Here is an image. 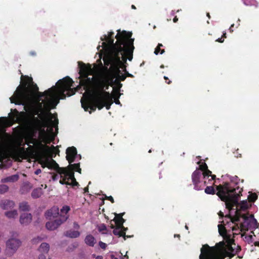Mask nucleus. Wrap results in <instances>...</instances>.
Returning <instances> with one entry per match:
<instances>
[{
  "label": "nucleus",
  "instance_id": "f257e3e1",
  "mask_svg": "<svg viewBox=\"0 0 259 259\" xmlns=\"http://www.w3.org/2000/svg\"><path fill=\"white\" fill-rule=\"evenodd\" d=\"M219 234L223 237L224 240L217 243L213 246L204 244L201 248L199 259H225L226 257L232 258L235 255L233 245H235L234 239L226 233L225 228L219 226Z\"/></svg>",
  "mask_w": 259,
  "mask_h": 259
},
{
  "label": "nucleus",
  "instance_id": "f03ea898",
  "mask_svg": "<svg viewBox=\"0 0 259 259\" xmlns=\"http://www.w3.org/2000/svg\"><path fill=\"white\" fill-rule=\"evenodd\" d=\"M25 80L22 81L14 97L10 98L11 102L17 105H25L30 103L35 97L42 98L45 96L53 97L56 94V85L45 91L44 92L38 91V88L34 84L32 77L25 76Z\"/></svg>",
  "mask_w": 259,
  "mask_h": 259
},
{
  "label": "nucleus",
  "instance_id": "7ed1b4c3",
  "mask_svg": "<svg viewBox=\"0 0 259 259\" xmlns=\"http://www.w3.org/2000/svg\"><path fill=\"white\" fill-rule=\"evenodd\" d=\"M240 179L237 176L231 179V183L226 182L223 185L217 186V195L225 202L226 208L231 210L238 204V199L242 195L243 188L237 186Z\"/></svg>",
  "mask_w": 259,
  "mask_h": 259
},
{
  "label": "nucleus",
  "instance_id": "20e7f679",
  "mask_svg": "<svg viewBox=\"0 0 259 259\" xmlns=\"http://www.w3.org/2000/svg\"><path fill=\"white\" fill-rule=\"evenodd\" d=\"M74 82L72 79L69 76H66L62 79H60L56 83V89L55 90L56 94L54 96L51 97L45 96L47 100L46 103L44 104V110L45 113H47V118H49V116L52 115L50 112L51 109V105L54 99H64L66 96L70 97L74 95L76 91L80 88L79 86L76 88H71L73 87Z\"/></svg>",
  "mask_w": 259,
  "mask_h": 259
},
{
  "label": "nucleus",
  "instance_id": "39448f33",
  "mask_svg": "<svg viewBox=\"0 0 259 259\" xmlns=\"http://www.w3.org/2000/svg\"><path fill=\"white\" fill-rule=\"evenodd\" d=\"M117 32L116 38L118 39V42L121 41V42L119 45V48L113 52V54L108 58V60L114 61V60L119 59V56H120L122 61L126 63L127 59L129 61L133 59V52L135 49L134 39L131 38L132 35L131 32H127L125 30L120 31V30H118Z\"/></svg>",
  "mask_w": 259,
  "mask_h": 259
},
{
  "label": "nucleus",
  "instance_id": "423d86ee",
  "mask_svg": "<svg viewBox=\"0 0 259 259\" xmlns=\"http://www.w3.org/2000/svg\"><path fill=\"white\" fill-rule=\"evenodd\" d=\"M114 32L112 31L109 32L108 36L105 35L104 37L103 38H101V40H105L106 42H103L102 43V46L103 49L106 52V56L105 58L104 59H108L110 56H111L113 54L114 51H116L119 48V45L121 44V41L118 42V39L116 38V35L115 36V38L117 39L116 42L114 43Z\"/></svg>",
  "mask_w": 259,
  "mask_h": 259
},
{
  "label": "nucleus",
  "instance_id": "0eeeda50",
  "mask_svg": "<svg viewBox=\"0 0 259 259\" xmlns=\"http://www.w3.org/2000/svg\"><path fill=\"white\" fill-rule=\"evenodd\" d=\"M235 214L234 217H232L231 214L229 213L228 214H226L224 216V213L221 211H220L218 213V214L220 217V219H223V218H225V220H223L221 223V224L218 225V230H219V226L222 225L227 231V229L225 227V226L229 225L230 223L232 224H236V222H238L240 221V219L242 218L244 221H247L248 220L249 217L245 214H241L239 210L237 209L235 211Z\"/></svg>",
  "mask_w": 259,
  "mask_h": 259
},
{
  "label": "nucleus",
  "instance_id": "6e6552de",
  "mask_svg": "<svg viewBox=\"0 0 259 259\" xmlns=\"http://www.w3.org/2000/svg\"><path fill=\"white\" fill-rule=\"evenodd\" d=\"M52 121L51 119H46L42 116H40V119L38 117L33 118V124H30L35 131H39V135H45L46 134L45 128L47 127L49 123Z\"/></svg>",
  "mask_w": 259,
  "mask_h": 259
},
{
  "label": "nucleus",
  "instance_id": "1a4fd4ad",
  "mask_svg": "<svg viewBox=\"0 0 259 259\" xmlns=\"http://www.w3.org/2000/svg\"><path fill=\"white\" fill-rule=\"evenodd\" d=\"M104 61L106 65L108 66L109 64H110L111 67L115 70V72L114 75L113 76V78L117 77L120 81H123L126 79V76H125L124 74H122L121 71L119 69V65L120 62L119 59L114 60V61L110 60H108V59H104Z\"/></svg>",
  "mask_w": 259,
  "mask_h": 259
},
{
  "label": "nucleus",
  "instance_id": "9d476101",
  "mask_svg": "<svg viewBox=\"0 0 259 259\" xmlns=\"http://www.w3.org/2000/svg\"><path fill=\"white\" fill-rule=\"evenodd\" d=\"M110 79L104 75L100 76V78L97 79L96 88L95 93L107 92L109 85H112Z\"/></svg>",
  "mask_w": 259,
  "mask_h": 259
},
{
  "label": "nucleus",
  "instance_id": "9b49d317",
  "mask_svg": "<svg viewBox=\"0 0 259 259\" xmlns=\"http://www.w3.org/2000/svg\"><path fill=\"white\" fill-rule=\"evenodd\" d=\"M21 242L19 239L10 238L6 242L7 254L12 256L20 246Z\"/></svg>",
  "mask_w": 259,
  "mask_h": 259
},
{
  "label": "nucleus",
  "instance_id": "f8f14e48",
  "mask_svg": "<svg viewBox=\"0 0 259 259\" xmlns=\"http://www.w3.org/2000/svg\"><path fill=\"white\" fill-rule=\"evenodd\" d=\"M26 105V104L23 105L24 106V110L28 112L29 114L30 115L31 120L29 121L30 125L33 124L34 117H38V118L40 119V116H42L44 118H47V113H45V112H42L41 111L37 109V108L34 106L27 107Z\"/></svg>",
  "mask_w": 259,
  "mask_h": 259
},
{
  "label": "nucleus",
  "instance_id": "ddd939ff",
  "mask_svg": "<svg viewBox=\"0 0 259 259\" xmlns=\"http://www.w3.org/2000/svg\"><path fill=\"white\" fill-rule=\"evenodd\" d=\"M202 177V172L199 169H196L192 175V180L194 189L196 190H202L203 187L206 184V182L204 181L203 183L200 185V179Z\"/></svg>",
  "mask_w": 259,
  "mask_h": 259
},
{
  "label": "nucleus",
  "instance_id": "4468645a",
  "mask_svg": "<svg viewBox=\"0 0 259 259\" xmlns=\"http://www.w3.org/2000/svg\"><path fill=\"white\" fill-rule=\"evenodd\" d=\"M98 78H100V77H89L88 76H82L80 77V84L81 86H83L85 90H88L90 89L92 85L95 90L96 88V83L97 82V79Z\"/></svg>",
  "mask_w": 259,
  "mask_h": 259
},
{
  "label": "nucleus",
  "instance_id": "2eb2a0df",
  "mask_svg": "<svg viewBox=\"0 0 259 259\" xmlns=\"http://www.w3.org/2000/svg\"><path fill=\"white\" fill-rule=\"evenodd\" d=\"M78 63L79 67V78L82 76L87 77V76L93 75L94 73V70L92 68V65L90 64H85L81 62H78Z\"/></svg>",
  "mask_w": 259,
  "mask_h": 259
},
{
  "label": "nucleus",
  "instance_id": "dca6fc26",
  "mask_svg": "<svg viewBox=\"0 0 259 259\" xmlns=\"http://www.w3.org/2000/svg\"><path fill=\"white\" fill-rule=\"evenodd\" d=\"M45 166L49 168L56 170L61 176L62 174H65L67 171L64 167H60L58 164L53 159L47 160L45 163Z\"/></svg>",
  "mask_w": 259,
  "mask_h": 259
},
{
  "label": "nucleus",
  "instance_id": "f3484780",
  "mask_svg": "<svg viewBox=\"0 0 259 259\" xmlns=\"http://www.w3.org/2000/svg\"><path fill=\"white\" fill-rule=\"evenodd\" d=\"M67 220V217H63L62 218H58L54 221L47 222L46 224V227L47 229L49 230H54L62 224L66 222Z\"/></svg>",
  "mask_w": 259,
  "mask_h": 259
},
{
  "label": "nucleus",
  "instance_id": "a211bd4d",
  "mask_svg": "<svg viewBox=\"0 0 259 259\" xmlns=\"http://www.w3.org/2000/svg\"><path fill=\"white\" fill-rule=\"evenodd\" d=\"M66 158L69 164L73 162L77 155L76 148L73 146L68 147L66 149Z\"/></svg>",
  "mask_w": 259,
  "mask_h": 259
},
{
  "label": "nucleus",
  "instance_id": "6ab92c4d",
  "mask_svg": "<svg viewBox=\"0 0 259 259\" xmlns=\"http://www.w3.org/2000/svg\"><path fill=\"white\" fill-rule=\"evenodd\" d=\"M103 92L94 93V102L96 106V108H98L99 110L102 109L105 106L104 96L100 95Z\"/></svg>",
  "mask_w": 259,
  "mask_h": 259
},
{
  "label": "nucleus",
  "instance_id": "aec40b11",
  "mask_svg": "<svg viewBox=\"0 0 259 259\" xmlns=\"http://www.w3.org/2000/svg\"><path fill=\"white\" fill-rule=\"evenodd\" d=\"M50 249V245L47 243H42L38 250L41 254L39 255L38 259H46L45 254H47Z\"/></svg>",
  "mask_w": 259,
  "mask_h": 259
},
{
  "label": "nucleus",
  "instance_id": "412c9836",
  "mask_svg": "<svg viewBox=\"0 0 259 259\" xmlns=\"http://www.w3.org/2000/svg\"><path fill=\"white\" fill-rule=\"evenodd\" d=\"M11 111L13 112V113H10L9 114L10 119V121L8 124L9 126L12 125L14 122L20 123V120L19 117H18V114L19 113V112L16 109H14V110L11 109Z\"/></svg>",
  "mask_w": 259,
  "mask_h": 259
},
{
  "label": "nucleus",
  "instance_id": "4be33fe9",
  "mask_svg": "<svg viewBox=\"0 0 259 259\" xmlns=\"http://www.w3.org/2000/svg\"><path fill=\"white\" fill-rule=\"evenodd\" d=\"M110 227L112 229H114L113 231L114 235L118 237H123L124 240L126 239V237H129L128 236L125 235V232L124 231L121 230V228H123V227H120L119 225L115 226L113 224H111Z\"/></svg>",
  "mask_w": 259,
  "mask_h": 259
},
{
  "label": "nucleus",
  "instance_id": "5701e85b",
  "mask_svg": "<svg viewBox=\"0 0 259 259\" xmlns=\"http://www.w3.org/2000/svg\"><path fill=\"white\" fill-rule=\"evenodd\" d=\"M100 95H103L105 106L107 110L110 108L111 104L113 103L112 97L109 92H103Z\"/></svg>",
  "mask_w": 259,
  "mask_h": 259
},
{
  "label": "nucleus",
  "instance_id": "b1692460",
  "mask_svg": "<svg viewBox=\"0 0 259 259\" xmlns=\"http://www.w3.org/2000/svg\"><path fill=\"white\" fill-rule=\"evenodd\" d=\"M32 218L31 213H22L20 217V223L23 225H27L31 222Z\"/></svg>",
  "mask_w": 259,
  "mask_h": 259
},
{
  "label": "nucleus",
  "instance_id": "393cba45",
  "mask_svg": "<svg viewBox=\"0 0 259 259\" xmlns=\"http://www.w3.org/2000/svg\"><path fill=\"white\" fill-rule=\"evenodd\" d=\"M15 203L13 201L9 200H3L0 202V207L4 210H7L13 208Z\"/></svg>",
  "mask_w": 259,
  "mask_h": 259
},
{
  "label": "nucleus",
  "instance_id": "a878e982",
  "mask_svg": "<svg viewBox=\"0 0 259 259\" xmlns=\"http://www.w3.org/2000/svg\"><path fill=\"white\" fill-rule=\"evenodd\" d=\"M58 215H59V208L57 206L52 207L45 213V216L47 219L51 217L56 218Z\"/></svg>",
  "mask_w": 259,
  "mask_h": 259
},
{
  "label": "nucleus",
  "instance_id": "bb28decb",
  "mask_svg": "<svg viewBox=\"0 0 259 259\" xmlns=\"http://www.w3.org/2000/svg\"><path fill=\"white\" fill-rule=\"evenodd\" d=\"M124 214V213H115V217L113 219V220H111V222L114 221L115 223L116 226H119L121 227H123V223L125 222L124 219H123L122 216Z\"/></svg>",
  "mask_w": 259,
  "mask_h": 259
},
{
  "label": "nucleus",
  "instance_id": "cd10ccee",
  "mask_svg": "<svg viewBox=\"0 0 259 259\" xmlns=\"http://www.w3.org/2000/svg\"><path fill=\"white\" fill-rule=\"evenodd\" d=\"M65 174L68 176V181H71V182H70V184H69L68 185L72 186V187L79 186L78 183L76 182V179L74 177V173L73 171H72V170H70L69 171H66Z\"/></svg>",
  "mask_w": 259,
  "mask_h": 259
},
{
  "label": "nucleus",
  "instance_id": "c85d7f7f",
  "mask_svg": "<svg viewBox=\"0 0 259 259\" xmlns=\"http://www.w3.org/2000/svg\"><path fill=\"white\" fill-rule=\"evenodd\" d=\"M29 147L26 149L24 147H21L18 150V152L19 154H24L26 152L30 153L31 154H33L34 152L36 151L35 147L33 145H28Z\"/></svg>",
  "mask_w": 259,
  "mask_h": 259
},
{
  "label": "nucleus",
  "instance_id": "c756f323",
  "mask_svg": "<svg viewBox=\"0 0 259 259\" xmlns=\"http://www.w3.org/2000/svg\"><path fill=\"white\" fill-rule=\"evenodd\" d=\"M66 170L67 171H69L70 170H72L74 172V171H77L80 174H81V169L80 168V163H74V164H70L67 167H65Z\"/></svg>",
  "mask_w": 259,
  "mask_h": 259
},
{
  "label": "nucleus",
  "instance_id": "7c9ffc66",
  "mask_svg": "<svg viewBox=\"0 0 259 259\" xmlns=\"http://www.w3.org/2000/svg\"><path fill=\"white\" fill-rule=\"evenodd\" d=\"M84 242L87 245L93 247L96 243V240L93 235H88L85 237Z\"/></svg>",
  "mask_w": 259,
  "mask_h": 259
},
{
  "label": "nucleus",
  "instance_id": "2f4dec72",
  "mask_svg": "<svg viewBox=\"0 0 259 259\" xmlns=\"http://www.w3.org/2000/svg\"><path fill=\"white\" fill-rule=\"evenodd\" d=\"M80 233L78 231L70 230L64 233V235L71 238H75L79 236Z\"/></svg>",
  "mask_w": 259,
  "mask_h": 259
},
{
  "label": "nucleus",
  "instance_id": "473e14b6",
  "mask_svg": "<svg viewBox=\"0 0 259 259\" xmlns=\"http://www.w3.org/2000/svg\"><path fill=\"white\" fill-rule=\"evenodd\" d=\"M35 142L34 143L33 146L35 147V149L37 151H44L46 148H48V146L43 145L41 141L35 140Z\"/></svg>",
  "mask_w": 259,
  "mask_h": 259
},
{
  "label": "nucleus",
  "instance_id": "72a5a7b5",
  "mask_svg": "<svg viewBox=\"0 0 259 259\" xmlns=\"http://www.w3.org/2000/svg\"><path fill=\"white\" fill-rule=\"evenodd\" d=\"M70 210V208L69 206H63L62 208L61 209L60 212H59V218H62L63 217H67L68 219L69 218V215L67 214V213Z\"/></svg>",
  "mask_w": 259,
  "mask_h": 259
},
{
  "label": "nucleus",
  "instance_id": "f704fd0d",
  "mask_svg": "<svg viewBox=\"0 0 259 259\" xmlns=\"http://www.w3.org/2000/svg\"><path fill=\"white\" fill-rule=\"evenodd\" d=\"M19 209L22 211H28L30 209V207L27 202L23 201L19 203Z\"/></svg>",
  "mask_w": 259,
  "mask_h": 259
},
{
  "label": "nucleus",
  "instance_id": "c9c22d12",
  "mask_svg": "<svg viewBox=\"0 0 259 259\" xmlns=\"http://www.w3.org/2000/svg\"><path fill=\"white\" fill-rule=\"evenodd\" d=\"M5 215L9 219H14L18 215V212L17 210L14 209L5 212Z\"/></svg>",
  "mask_w": 259,
  "mask_h": 259
},
{
  "label": "nucleus",
  "instance_id": "e433bc0d",
  "mask_svg": "<svg viewBox=\"0 0 259 259\" xmlns=\"http://www.w3.org/2000/svg\"><path fill=\"white\" fill-rule=\"evenodd\" d=\"M19 179V176L18 175H14L8 177L4 179V182H14Z\"/></svg>",
  "mask_w": 259,
  "mask_h": 259
},
{
  "label": "nucleus",
  "instance_id": "4c0bfd02",
  "mask_svg": "<svg viewBox=\"0 0 259 259\" xmlns=\"http://www.w3.org/2000/svg\"><path fill=\"white\" fill-rule=\"evenodd\" d=\"M42 194L41 189H34L31 193V196L33 198H37L41 196Z\"/></svg>",
  "mask_w": 259,
  "mask_h": 259
},
{
  "label": "nucleus",
  "instance_id": "58836bf2",
  "mask_svg": "<svg viewBox=\"0 0 259 259\" xmlns=\"http://www.w3.org/2000/svg\"><path fill=\"white\" fill-rule=\"evenodd\" d=\"M61 179L60 180V183L61 184H66L68 185L70 184V182L68 181V176L65 174H62V176L60 175Z\"/></svg>",
  "mask_w": 259,
  "mask_h": 259
},
{
  "label": "nucleus",
  "instance_id": "ea45409f",
  "mask_svg": "<svg viewBox=\"0 0 259 259\" xmlns=\"http://www.w3.org/2000/svg\"><path fill=\"white\" fill-rule=\"evenodd\" d=\"M37 98V103L35 105H34V107H35L37 109L41 111L42 112H45L44 110V105L42 104V102H40V101L41 100V98L39 97H36Z\"/></svg>",
  "mask_w": 259,
  "mask_h": 259
},
{
  "label": "nucleus",
  "instance_id": "a19ab883",
  "mask_svg": "<svg viewBox=\"0 0 259 259\" xmlns=\"http://www.w3.org/2000/svg\"><path fill=\"white\" fill-rule=\"evenodd\" d=\"M163 45L161 44H158V46L156 47V48L155 49L154 53L156 55H158L159 53L161 54H162L164 53L165 51L164 49H161L160 48L162 47Z\"/></svg>",
  "mask_w": 259,
  "mask_h": 259
},
{
  "label": "nucleus",
  "instance_id": "79ce46f5",
  "mask_svg": "<svg viewBox=\"0 0 259 259\" xmlns=\"http://www.w3.org/2000/svg\"><path fill=\"white\" fill-rule=\"evenodd\" d=\"M36 139V138H34L32 136H28L25 139L26 144H27V145H30V144H32L33 145L34 143L35 142V141Z\"/></svg>",
  "mask_w": 259,
  "mask_h": 259
},
{
  "label": "nucleus",
  "instance_id": "37998d69",
  "mask_svg": "<svg viewBox=\"0 0 259 259\" xmlns=\"http://www.w3.org/2000/svg\"><path fill=\"white\" fill-rule=\"evenodd\" d=\"M257 198V195L255 193H251L248 196L249 202H254Z\"/></svg>",
  "mask_w": 259,
  "mask_h": 259
},
{
  "label": "nucleus",
  "instance_id": "c03bdc74",
  "mask_svg": "<svg viewBox=\"0 0 259 259\" xmlns=\"http://www.w3.org/2000/svg\"><path fill=\"white\" fill-rule=\"evenodd\" d=\"M205 192L208 194H214L215 190L212 186H207L205 189Z\"/></svg>",
  "mask_w": 259,
  "mask_h": 259
},
{
  "label": "nucleus",
  "instance_id": "a18cd8bd",
  "mask_svg": "<svg viewBox=\"0 0 259 259\" xmlns=\"http://www.w3.org/2000/svg\"><path fill=\"white\" fill-rule=\"evenodd\" d=\"M121 95L120 93H114L113 94L112 98H113L114 99V102L116 104H120V101L119 100V98Z\"/></svg>",
  "mask_w": 259,
  "mask_h": 259
},
{
  "label": "nucleus",
  "instance_id": "49530a36",
  "mask_svg": "<svg viewBox=\"0 0 259 259\" xmlns=\"http://www.w3.org/2000/svg\"><path fill=\"white\" fill-rule=\"evenodd\" d=\"M248 208V203L246 201H242L240 204V209L242 210H246Z\"/></svg>",
  "mask_w": 259,
  "mask_h": 259
},
{
  "label": "nucleus",
  "instance_id": "de8ad7c7",
  "mask_svg": "<svg viewBox=\"0 0 259 259\" xmlns=\"http://www.w3.org/2000/svg\"><path fill=\"white\" fill-rule=\"evenodd\" d=\"M9 190V187L6 185H0V194H3L7 192Z\"/></svg>",
  "mask_w": 259,
  "mask_h": 259
},
{
  "label": "nucleus",
  "instance_id": "09e8293b",
  "mask_svg": "<svg viewBox=\"0 0 259 259\" xmlns=\"http://www.w3.org/2000/svg\"><path fill=\"white\" fill-rule=\"evenodd\" d=\"M119 61H120V64H119V69L120 68H122L123 69V70L124 69H126V63H124L123 61H122V59H121V58L120 57V56H119Z\"/></svg>",
  "mask_w": 259,
  "mask_h": 259
},
{
  "label": "nucleus",
  "instance_id": "8fccbe9b",
  "mask_svg": "<svg viewBox=\"0 0 259 259\" xmlns=\"http://www.w3.org/2000/svg\"><path fill=\"white\" fill-rule=\"evenodd\" d=\"M211 175V171L209 170L208 168L203 172H202V175H203L204 179H205L206 177H209Z\"/></svg>",
  "mask_w": 259,
  "mask_h": 259
},
{
  "label": "nucleus",
  "instance_id": "3c124183",
  "mask_svg": "<svg viewBox=\"0 0 259 259\" xmlns=\"http://www.w3.org/2000/svg\"><path fill=\"white\" fill-rule=\"evenodd\" d=\"M82 107L84 109V111H88L89 109V103L88 102H83L81 101Z\"/></svg>",
  "mask_w": 259,
  "mask_h": 259
},
{
  "label": "nucleus",
  "instance_id": "603ef678",
  "mask_svg": "<svg viewBox=\"0 0 259 259\" xmlns=\"http://www.w3.org/2000/svg\"><path fill=\"white\" fill-rule=\"evenodd\" d=\"M207 168L208 166L207 164L205 163H203L199 165V169H198L201 172H204Z\"/></svg>",
  "mask_w": 259,
  "mask_h": 259
},
{
  "label": "nucleus",
  "instance_id": "864d4df0",
  "mask_svg": "<svg viewBox=\"0 0 259 259\" xmlns=\"http://www.w3.org/2000/svg\"><path fill=\"white\" fill-rule=\"evenodd\" d=\"M26 113L24 111L19 112V113L18 114V117H19V119H20V122H21L23 119L26 116Z\"/></svg>",
  "mask_w": 259,
  "mask_h": 259
},
{
  "label": "nucleus",
  "instance_id": "5fc2aeb1",
  "mask_svg": "<svg viewBox=\"0 0 259 259\" xmlns=\"http://www.w3.org/2000/svg\"><path fill=\"white\" fill-rule=\"evenodd\" d=\"M98 230L99 232H103L107 230L106 226L104 224H101L98 227Z\"/></svg>",
  "mask_w": 259,
  "mask_h": 259
},
{
  "label": "nucleus",
  "instance_id": "6e6d98bb",
  "mask_svg": "<svg viewBox=\"0 0 259 259\" xmlns=\"http://www.w3.org/2000/svg\"><path fill=\"white\" fill-rule=\"evenodd\" d=\"M122 84L121 82H119L118 84L116 85V89H115L114 93H120L119 91L120 88L122 87Z\"/></svg>",
  "mask_w": 259,
  "mask_h": 259
},
{
  "label": "nucleus",
  "instance_id": "4d7b16f0",
  "mask_svg": "<svg viewBox=\"0 0 259 259\" xmlns=\"http://www.w3.org/2000/svg\"><path fill=\"white\" fill-rule=\"evenodd\" d=\"M41 240H42V238L38 236L36 238H33L32 240V242L33 244H36L38 242L40 241Z\"/></svg>",
  "mask_w": 259,
  "mask_h": 259
},
{
  "label": "nucleus",
  "instance_id": "13d9d810",
  "mask_svg": "<svg viewBox=\"0 0 259 259\" xmlns=\"http://www.w3.org/2000/svg\"><path fill=\"white\" fill-rule=\"evenodd\" d=\"M99 245L103 249H105L107 247V244L102 241H99Z\"/></svg>",
  "mask_w": 259,
  "mask_h": 259
},
{
  "label": "nucleus",
  "instance_id": "bf43d9fd",
  "mask_svg": "<svg viewBox=\"0 0 259 259\" xmlns=\"http://www.w3.org/2000/svg\"><path fill=\"white\" fill-rule=\"evenodd\" d=\"M123 72H124V74L126 77H134V75L131 73H130L126 70V69L125 68V69L123 70Z\"/></svg>",
  "mask_w": 259,
  "mask_h": 259
},
{
  "label": "nucleus",
  "instance_id": "052dcab7",
  "mask_svg": "<svg viewBox=\"0 0 259 259\" xmlns=\"http://www.w3.org/2000/svg\"><path fill=\"white\" fill-rule=\"evenodd\" d=\"M116 77V78H115V79L114 80V81H113V79L114 78H112V80H110V82H111V84H112V83H114L116 85L117 84H118V83L119 82H121V81H120V80H119V79L117 77Z\"/></svg>",
  "mask_w": 259,
  "mask_h": 259
},
{
  "label": "nucleus",
  "instance_id": "680f3d73",
  "mask_svg": "<svg viewBox=\"0 0 259 259\" xmlns=\"http://www.w3.org/2000/svg\"><path fill=\"white\" fill-rule=\"evenodd\" d=\"M89 109H91V110L93 111H95L96 110V105H92L90 102H89Z\"/></svg>",
  "mask_w": 259,
  "mask_h": 259
},
{
  "label": "nucleus",
  "instance_id": "e2e57ef3",
  "mask_svg": "<svg viewBox=\"0 0 259 259\" xmlns=\"http://www.w3.org/2000/svg\"><path fill=\"white\" fill-rule=\"evenodd\" d=\"M105 198L107 200H109L112 203H114V199L111 196H105Z\"/></svg>",
  "mask_w": 259,
  "mask_h": 259
},
{
  "label": "nucleus",
  "instance_id": "0e129e2a",
  "mask_svg": "<svg viewBox=\"0 0 259 259\" xmlns=\"http://www.w3.org/2000/svg\"><path fill=\"white\" fill-rule=\"evenodd\" d=\"M232 231H236L238 230L239 228V227L238 226V224H236L235 226L231 227Z\"/></svg>",
  "mask_w": 259,
  "mask_h": 259
},
{
  "label": "nucleus",
  "instance_id": "69168bd1",
  "mask_svg": "<svg viewBox=\"0 0 259 259\" xmlns=\"http://www.w3.org/2000/svg\"><path fill=\"white\" fill-rule=\"evenodd\" d=\"M164 79L165 80V82L168 84H170L171 82L170 80H169L167 76H164Z\"/></svg>",
  "mask_w": 259,
  "mask_h": 259
},
{
  "label": "nucleus",
  "instance_id": "338daca9",
  "mask_svg": "<svg viewBox=\"0 0 259 259\" xmlns=\"http://www.w3.org/2000/svg\"><path fill=\"white\" fill-rule=\"evenodd\" d=\"M99 66H100V68H101L102 69H103L105 71H107L108 70L107 66L103 67V64H102V63H100Z\"/></svg>",
  "mask_w": 259,
  "mask_h": 259
},
{
  "label": "nucleus",
  "instance_id": "774afa93",
  "mask_svg": "<svg viewBox=\"0 0 259 259\" xmlns=\"http://www.w3.org/2000/svg\"><path fill=\"white\" fill-rule=\"evenodd\" d=\"M215 41L222 43L224 41V39L222 37L221 38H218Z\"/></svg>",
  "mask_w": 259,
  "mask_h": 259
}]
</instances>
